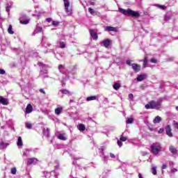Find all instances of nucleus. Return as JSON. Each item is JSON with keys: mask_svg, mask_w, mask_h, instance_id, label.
<instances>
[{"mask_svg": "<svg viewBox=\"0 0 178 178\" xmlns=\"http://www.w3.org/2000/svg\"><path fill=\"white\" fill-rule=\"evenodd\" d=\"M119 12L125 16H131V17H140V13H137L130 8L127 10L124 8H119Z\"/></svg>", "mask_w": 178, "mask_h": 178, "instance_id": "f257e3e1", "label": "nucleus"}, {"mask_svg": "<svg viewBox=\"0 0 178 178\" xmlns=\"http://www.w3.org/2000/svg\"><path fill=\"white\" fill-rule=\"evenodd\" d=\"M146 109H161V102L152 100L145 106Z\"/></svg>", "mask_w": 178, "mask_h": 178, "instance_id": "f03ea898", "label": "nucleus"}, {"mask_svg": "<svg viewBox=\"0 0 178 178\" xmlns=\"http://www.w3.org/2000/svg\"><path fill=\"white\" fill-rule=\"evenodd\" d=\"M152 153L154 155H158L161 152V144L159 143H153L151 145Z\"/></svg>", "mask_w": 178, "mask_h": 178, "instance_id": "7ed1b4c3", "label": "nucleus"}, {"mask_svg": "<svg viewBox=\"0 0 178 178\" xmlns=\"http://www.w3.org/2000/svg\"><path fill=\"white\" fill-rule=\"evenodd\" d=\"M37 162H38V159L37 158H29L27 159V163L26 165L28 166H30L34 163H37Z\"/></svg>", "mask_w": 178, "mask_h": 178, "instance_id": "20e7f679", "label": "nucleus"}, {"mask_svg": "<svg viewBox=\"0 0 178 178\" xmlns=\"http://www.w3.org/2000/svg\"><path fill=\"white\" fill-rule=\"evenodd\" d=\"M131 66H132V69L135 72V73H138V72H140V70H141V65H140L133 63L131 65Z\"/></svg>", "mask_w": 178, "mask_h": 178, "instance_id": "39448f33", "label": "nucleus"}, {"mask_svg": "<svg viewBox=\"0 0 178 178\" xmlns=\"http://www.w3.org/2000/svg\"><path fill=\"white\" fill-rule=\"evenodd\" d=\"M124 141H127V137L121 136L120 140H118L117 144L119 147H122L123 145V142Z\"/></svg>", "mask_w": 178, "mask_h": 178, "instance_id": "423d86ee", "label": "nucleus"}, {"mask_svg": "<svg viewBox=\"0 0 178 178\" xmlns=\"http://www.w3.org/2000/svg\"><path fill=\"white\" fill-rule=\"evenodd\" d=\"M165 133L168 137H173V134L172 133V128L170 127V125L166 126Z\"/></svg>", "mask_w": 178, "mask_h": 178, "instance_id": "0eeeda50", "label": "nucleus"}, {"mask_svg": "<svg viewBox=\"0 0 178 178\" xmlns=\"http://www.w3.org/2000/svg\"><path fill=\"white\" fill-rule=\"evenodd\" d=\"M65 8V12L67 13H71V11L69 10V7L70 6V3L69 2V0H63Z\"/></svg>", "mask_w": 178, "mask_h": 178, "instance_id": "6e6552de", "label": "nucleus"}, {"mask_svg": "<svg viewBox=\"0 0 178 178\" xmlns=\"http://www.w3.org/2000/svg\"><path fill=\"white\" fill-rule=\"evenodd\" d=\"M65 8V12L67 13H71V11L69 10V7L70 6V3L69 2V0H63Z\"/></svg>", "mask_w": 178, "mask_h": 178, "instance_id": "1a4fd4ad", "label": "nucleus"}, {"mask_svg": "<svg viewBox=\"0 0 178 178\" xmlns=\"http://www.w3.org/2000/svg\"><path fill=\"white\" fill-rule=\"evenodd\" d=\"M90 34L93 40H98V34L93 29L90 30Z\"/></svg>", "mask_w": 178, "mask_h": 178, "instance_id": "9d476101", "label": "nucleus"}, {"mask_svg": "<svg viewBox=\"0 0 178 178\" xmlns=\"http://www.w3.org/2000/svg\"><path fill=\"white\" fill-rule=\"evenodd\" d=\"M102 44L105 48H109L111 47V40L105 39L103 40Z\"/></svg>", "mask_w": 178, "mask_h": 178, "instance_id": "9b49d317", "label": "nucleus"}, {"mask_svg": "<svg viewBox=\"0 0 178 178\" xmlns=\"http://www.w3.org/2000/svg\"><path fill=\"white\" fill-rule=\"evenodd\" d=\"M33 112V106L31 104H28L25 110V113H31Z\"/></svg>", "mask_w": 178, "mask_h": 178, "instance_id": "f8f14e48", "label": "nucleus"}, {"mask_svg": "<svg viewBox=\"0 0 178 178\" xmlns=\"http://www.w3.org/2000/svg\"><path fill=\"white\" fill-rule=\"evenodd\" d=\"M169 151H170L171 153L173 154V155H176L177 154V149L173 145H170L169 147Z\"/></svg>", "mask_w": 178, "mask_h": 178, "instance_id": "ddd939ff", "label": "nucleus"}, {"mask_svg": "<svg viewBox=\"0 0 178 178\" xmlns=\"http://www.w3.org/2000/svg\"><path fill=\"white\" fill-rule=\"evenodd\" d=\"M0 104H2V105H8L9 103L8 99H5V97L0 96Z\"/></svg>", "mask_w": 178, "mask_h": 178, "instance_id": "4468645a", "label": "nucleus"}, {"mask_svg": "<svg viewBox=\"0 0 178 178\" xmlns=\"http://www.w3.org/2000/svg\"><path fill=\"white\" fill-rule=\"evenodd\" d=\"M161 122H162V118L159 117V115L155 117V118L153 120V123L154 124H156L157 123H161Z\"/></svg>", "mask_w": 178, "mask_h": 178, "instance_id": "2eb2a0df", "label": "nucleus"}, {"mask_svg": "<svg viewBox=\"0 0 178 178\" xmlns=\"http://www.w3.org/2000/svg\"><path fill=\"white\" fill-rule=\"evenodd\" d=\"M50 132H51V130L49 129V128L43 129V134H44V136H46V137H49Z\"/></svg>", "mask_w": 178, "mask_h": 178, "instance_id": "dca6fc26", "label": "nucleus"}, {"mask_svg": "<svg viewBox=\"0 0 178 178\" xmlns=\"http://www.w3.org/2000/svg\"><path fill=\"white\" fill-rule=\"evenodd\" d=\"M30 19H23V17L19 18V23L21 24H29Z\"/></svg>", "mask_w": 178, "mask_h": 178, "instance_id": "f3484780", "label": "nucleus"}, {"mask_svg": "<svg viewBox=\"0 0 178 178\" xmlns=\"http://www.w3.org/2000/svg\"><path fill=\"white\" fill-rule=\"evenodd\" d=\"M148 64V56H145L143 59V66L144 68L147 67V65Z\"/></svg>", "mask_w": 178, "mask_h": 178, "instance_id": "a211bd4d", "label": "nucleus"}, {"mask_svg": "<svg viewBox=\"0 0 178 178\" xmlns=\"http://www.w3.org/2000/svg\"><path fill=\"white\" fill-rule=\"evenodd\" d=\"M120 87H122V85L120 83H115L113 86V88L115 90V91H118Z\"/></svg>", "mask_w": 178, "mask_h": 178, "instance_id": "6ab92c4d", "label": "nucleus"}, {"mask_svg": "<svg viewBox=\"0 0 178 178\" xmlns=\"http://www.w3.org/2000/svg\"><path fill=\"white\" fill-rule=\"evenodd\" d=\"M17 145L18 147H22L23 146V140H22V136L18 137Z\"/></svg>", "mask_w": 178, "mask_h": 178, "instance_id": "aec40b11", "label": "nucleus"}, {"mask_svg": "<svg viewBox=\"0 0 178 178\" xmlns=\"http://www.w3.org/2000/svg\"><path fill=\"white\" fill-rule=\"evenodd\" d=\"M8 145H9L8 143L1 142L0 143V149H3L6 148V147H8Z\"/></svg>", "mask_w": 178, "mask_h": 178, "instance_id": "412c9836", "label": "nucleus"}, {"mask_svg": "<svg viewBox=\"0 0 178 178\" xmlns=\"http://www.w3.org/2000/svg\"><path fill=\"white\" fill-rule=\"evenodd\" d=\"M106 30L107 31H118V29L113 26H106Z\"/></svg>", "mask_w": 178, "mask_h": 178, "instance_id": "4be33fe9", "label": "nucleus"}, {"mask_svg": "<svg viewBox=\"0 0 178 178\" xmlns=\"http://www.w3.org/2000/svg\"><path fill=\"white\" fill-rule=\"evenodd\" d=\"M62 111H63V108L62 107H58L55 109V113L56 115H60V113H62Z\"/></svg>", "mask_w": 178, "mask_h": 178, "instance_id": "5701e85b", "label": "nucleus"}, {"mask_svg": "<svg viewBox=\"0 0 178 178\" xmlns=\"http://www.w3.org/2000/svg\"><path fill=\"white\" fill-rule=\"evenodd\" d=\"M145 78V74H140L136 78L137 81H143Z\"/></svg>", "mask_w": 178, "mask_h": 178, "instance_id": "b1692460", "label": "nucleus"}, {"mask_svg": "<svg viewBox=\"0 0 178 178\" xmlns=\"http://www.w3.org/2000/svg\"><path fill=\"white\" fill-rule=\"evenodd\" d=\"M78 129L80 131H84L86 130V126L83 124H79Z\"/></svg>", "mask_w": 178, "mask_h": 178, "instance_id": "393cba45", "label": "nucleus"}, {"mask_svg": "<svg viewBox=\"0 0 178 178\" xmlns=\"http://www.w3.org/2000/svg\"><path fill=\"white\" fill-rule=\"evenodd\" d=\"M58 138L59 140H62L63 141H65L66 140V138L65 137V135H63V134H60L58 136Z\"/></svg>", "mask_w": 178, "mask_h": 178, "instance_id": "a878e982", "label": "nucleus"}, {"mask_svg": "<svg viewBox=\"0 0 178 178\" xmlns=\"http://www.w3.org/2000/svg\"><path fill=\"white\" fill-rule=\"evenodd\" d=\"M133 122H134V119L133 118H127V120H126V123L127 124H131Z\"/></svg>", "mask_w": 178, "mask_h": 178, "instance_id": "bb28decb", "label": "nucleus"}, {"mask_svg": "<svg viewBox=\"0 0 178 178\" xmlns=\"http://www.w3.org/2000/svg\"><path fill=\"white\" fill-rule=\"evenodd\" d=\"M87 101H95V99H97L96 96H90L87 97Z\"/></svg>", "mask_w": 178, "mask_h": 178, "instance_id": "cd10ccee", "label": "nucleus"}, {"mask_svg": "<svg viewBox=\"0 0 178 178\" xmlns=\"http://www.w3.org/2000/svg\"><path fill=\"white\" fill-rule=\"evenodd\" d=\"M8 33L9 34H14V33H15V32H13V31H12V24H10V25H9L8 29Z\"/></svg>", "mask_w": 178, "mask_h": 178, "instance_id": "c85d7f7f", "label": "nucleus"}, {"mask_svg": "<svg viewBox=\"0 0 178 178\" xmlns=\"http://www.w3.org/2000/svg\"><path fill=\"white\" fill-rule=\"evenodd\" d=\"M25 126H26V129H33V124H31V123H30V122H26L25 124Z\"/></svg>", "mask_w": 178, "mask_h": 178, "instance_id": "c756f323", "label": "nucleus"}, {"mask_svg": "<svg viewBox=\"0 0 178 178\" xmlns=\"http://www.w3.org/2000/svg\"><path fill=\"white\" fill-rule=\"evenodd\" d=\"M60 92H62V94H69V95H71L72 93L70 92V91L66 90V89H64V90H60Z\"/></svg>", "mask_w": 178, "mask_h": 178, "instance_id": "7c9ffc66", "label": "nucleus"}, {"mask_svg": "<svg viewBox=\"0 0 178 178\" xmlns=\"http://www.w3.org/2000/svg\"><path fill=\"white\" fill-rule=\"evenodd\" d=\"M17 172V170L16 169V168H11L10 173L12 175H16Z\"/></svg>", "mask_w": 178, "mask_h": 178, "instance_id": "2f4dec72", "label": "nucleus"}, {"mask_svg": "<svg viewBox=\"0 0 178 178\" xmlns=\"http://www.w3.org/2000/svg\"><path fill=\"white\" fill-rule=\"evenodd\" d=\"M36 30H37L38 33H42V31H44L42 29V27H41V26H37Z\"/></svg>", "mask_w": 178, "mask_h": 178, "instance_id": "473e14b6", "label": "nucleus"}, {"mask_svg": "<svg viewBox=\"0 0 178 178\" xmlns=\"http://www.w3.org/2000/svg\"><path fill=\"white\" fill-rule=\"evenodd\" d=\"M152 175H156V167H152Z\"/></svg>", "mask_w": 178, "mask_h": 178, "instance_id": "72a5a7b5", "label": "nucleus"}, {"mask_svg": "<svg viewBox=\"0 0 178 178\" xmlns=\"http://www.w3.org/2000/svg\"><path fill=\"white\" fill-rule=\"evenodd\" d=\"M52 26H54L55 27L59 26V22L53 21Z\"/></svg>", "mask_w": 178, "mask_h": 178, "instance_id": "f704fd0d", "label": "nucleus"}, {"mask_svg": "<svg viewBox=\"0 0 178 178\" xmlns=\"http://www.w3.org/2000/svg\"><path fill=\"white\" fill-rule=\"evenodd\" d=\"M88 12L90 13V15H94V13H95V11H94V9L91 8H88Z\"/></svg>", "mask_w": 178, "mask_h": 178, "instance_id": "c9c22d12", "label": "nucleus"}, {"mask_svg": "<svg viewBox=\"0 0 178 178\" xmlns=\"http://www.w3.org/2000/svg\"><path fill=\"white\" fill-rule=\"evenodd\" d=\"M66 47V44H65L63 42H60V48H65Z\"/></svg>", "mask_w": 178, "mask_h": 178, "instance_id": "e433bc0d", "label": "nucleus"}, {"mask_svg": "<svg viewBox=\"0 0 178 178\" xmlns=\"http://www.w3.org/2000/svg\"><path fill=\"white\" fill-rule=\"evenodd\" d=\"M10 8H12L9 4L6 7V12H10Z\"/></svg>", "mask_w": 178, "mask_h": 178, "instance_id": "4c0bfd02", "label": "nucleus"}, {"mask_svg": "<svg viewBox=\"0 0 178 178\" xmlns=\"http://www.w3.org/2000/svg\"><path fill=\"white\" fill-rule=\"evenodd\" d=\"M150 62H151L152 63H156L158 62V60H157L156 59H155V58H152V59L150 60Z\"/></svg>", "mask_w": 178, "mask_h": 178, "instance_id": "58836bf2", "label": "nucleus"}, {"mask_svg": "<svg viewBox=\"0 0 178 178\" xmlns=\"http://www.w3.org/2000/svg\"><path fill=\"white\" fill-rule=\"evenodd\" d=\"M165 131V129H163V128H161L159 130V134H162V133H163Z\"/></svg>", "mask_w": 178, "mask_h": 178, "instance_id": "ea45409f", "label": "nucleus"}, {"mask_svg": "<svg viewBox=\"0 0 178 178\" xmlns=\"http://www.w3.org/2000/svg\"><path fill=\"white\" fill-rule=\"evenodd\" d=\"M6 72L3 69H0V74H5Z\"/></svg>", "mask_w": 178, "mask_h": 178, "instance_id": "a19ab883", "label": "nucleus"}, {"mask_svg": "<svg viewBox=\"0 0 178 178\" xmlns=\"http://www.w3.org/2000/svg\"><path fill=\"white\" fill-rule=\"evenodd\" d=\"M127 65H129V66H131L133 64H131V60H127Z\"/></svg>", "mask_w": 178, "mask_h": 178, "instance_id": "79ce46f5", "label": "nucleus"}, {"mask_svg": "<svg viewBox=\"0 0 178 178\" xmlns=\"http://www.w3.org/2000/svg\"><path fill=\"white\" fill-rule=\"evenodd\" d=\"M39 91H40V92H41L42 94H44V95L46 94V93H45V90H44V89H40Z\"/></svg>", "mask_w": 178, "mask_h": 178, "instance_id": "37998d69", "label": "nucleus"}, {"mask_svg": "<svg viewBox=\"0 0 178 178\" xmlns=\"http://www.w3.org/2000/svg\"><path fill=\"white\" fill-rule=\"evenodd\" d=\"M46 22H48V23H51V22H52V19L51 18H47Z\"/></svg>", "mask_w": 178, "mask_h": 178, "instance_id": "c03bdc74", "label": "nucleus"}, {"mask_svg": "<svg viewBox=\"0 0 178 178\" xmlns=\"http://www.w3.org/2000/svg\"><path fill=\"white\" fill-rule=\"evenodd\" d=\"M171 172H172V173H175V172H177V168H172Z\"/></svg>", "mask_w": 178, "mask_h": 178, "instance_id": "a18cd8bd", "label": "nucleus"}, {"mask_svg": "<svg viewBox=\"0 0 178 178\" xmlns=\"http://www.w3.org/2000/svg\"><path fill=\"white\" fill-rule=\"evenodd\" d=\"M157 6L160 8V9H165V6L157 5Z\"/></svg>", "mask_w": 178, "mask_h": 178, "instance_id": "49530a36", "label": "nucleus"}, {"mask_svg": "<svg viewBox=\"0 0 178 178\" xmlns=\"http://www.w3.org/2000/svg\"><path fill=\"white\" fill-rule=\"evenodd\" d=\"M129 98L130 99H133V98H134V96H133V94H129Z\"/></svg>", "mask_w": 178, "mask_h": 178, "instance_id": "de8ad7c7", "label": "nucleus"}, {"mask_svg": "<svg viewBox=\"0 0 178 178\" xmlns=\"http://www.w3.org/2000/svg\"><path fill=\"white\" fill-rule=\"evenodd\" d=\"M63 65H58V70H60L61 69H63Z\"/></svg>", "mask_w": 178, "mask_h": 178, "instance_id": "09e8293b", "label": "nucleus"}, {"mask_svg": "<svg viewBox=\"0 0 178 178\" xmlns=\"http://www.w3.org/2000/svg\"><path fill=\"white\" fill-rule=\"evenodd\" d=\"M110 156H111V158H113V159H115V154H113V153H111V154H110Z\"/></svg>", "mask_w": 178, "mask_h": 178, "instance_id": "8fccbe9b", "label": "nucleus"}, {"mask_svg": "<svg viewBox=\"0 0 178 178\" xmlns=\"http://www.w3.org/2000/svg\"><path fill=\"white\" fill-rule=\"evenodd\" d=\"M166 168H168V165H166V164L162 165V169H166Z\"/></svg>", "mask_w": 178, "mask_h": 178, "instance_id": "3c124183", "label": "nucleus"}, {"mask_svg": "<svg viewBox=\"0 0 178 178\" xmlns=\"http://www.w3.org/2000/svg\"><path fill=\"white\" fill-rule=\"evenodd\" d=\"M21 17H23V20H27V19H26V16L25 15H23Z\"/></svg>", "mask_w": 178, "mask_h": 178, "instance_id": "603ef678", "label": "nucleus"}, {"mask_svg": "<svg viewBox=\"0 0 178 178\" xmlns=\"http://www.w3.org/2000/svg\"><path fill=\"white\" fill-rule=\"evenodd\" d=\"M138 177H139V178H144V177H143V175H141V173H139V174H138Z\"/></svg>", "mask_w": 178, "mask_h": 178, "instance_id": "864d4df0", "label": "nucleus"}, {"mask_svg": "<svg viewBox=\"0 0 178 178\" xmlns=\"http://www.w3.org/2000/svg\"><path fill=\"white\" fill-rule=\"evenodd\" d=\"M175 109H176L177 111H178V106H176Z\"/></svg>", "mask_w": 178, "mask_h": 178, "instance_id": "5fc2aeb1", "label": "nucleus"}]
</instances>
